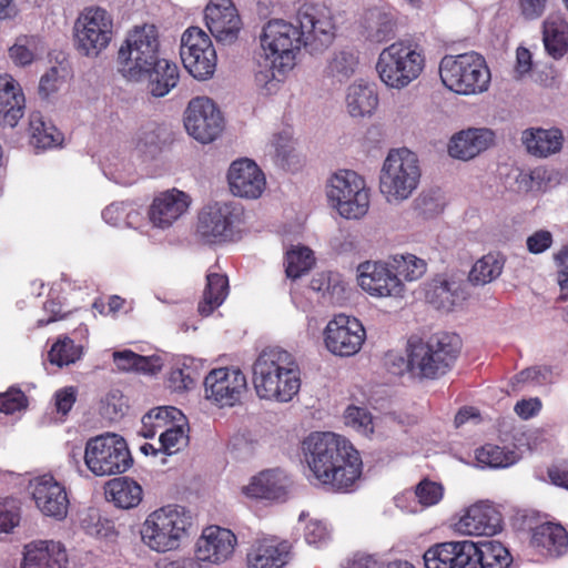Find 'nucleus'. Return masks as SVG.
Segmentation results:
<instances>
[{
  "mask_svg": "<svg viewBox=\"0 0 568 568\" xmlns=\"http://www.w3.org/2000/svg\"><path fill=\"white\" fill-rule=\"evenodd\" d=\"M298 27L283 19L270 20L263 28L261 43L265 51L262 71L265 80H280L295 65L296 53L302 47L314 51L328 47L335 39L336 27L328 8L317 3L304 2L296 11Z\"/></svg>",
  "mask_w": 568,
  "mask_h": 568,
  "instance_id": "f257e3e1",
  "label": "nucleus"
},
{
  "mask_svg": "<svg viewBox=\"0 0 568 568\" xmlns=\"http://www.w3.org/2000/svg\"><path fill=\"white\" fill-rule=\"evenodd\" d=\"M305 462L318 485L331 493H351L363 471L358 450L329 432L313 433L303 442Z\"/></svg>",
  "mask_w": 568,
  "mask_h": 568,
  "instance_id": "f03ea898",
  "label": "nucleus"
},
{
  "mask_svg": "<svg viewBox=\"0 0 568 568\" xmlns=\"http://www.w3.org/2000/svg\"><path fill=\"white\" fill-rule=\"evenodd\" d=\"M253 385L260 398L290 402L301 388L294 356L281 347L263 349L253 364Z\"/></svg>",
  "mask_w": 568,
  "mask_h": 568,
  "instance_id": "7ed1b4c3",
  "label": "nucleus"
},
{
  "mask_svg": "<svg viewBox=\"0 0 568 568\" xmlns=\"http://www.w3.org/2000/svg\"><path fill=\"white\" fill-rule=\"evenodd\" d=\"M460 348L462 341L458 335L437 333L426 341L409 338L407 358H397L400 361V368L408 367L413 375L437 379L452 369Z\"/></svg>",
  "mask_w": 568,
  "mask_h": 568,
  "instance_id": "20e7f679",
  "label": "nucleus"
},
{
  "mask_svg": "<svg viewBox=\"0 0 568 568\" xmlns=\"http://www.w3.org/2000/svg\"><path fill=\"white\" fill-rule=\"evenodd\" d=\"M192 517L181 506H164L152 511L141 528V539L156 552H166L180 547L189 536Z\"/></svg>",
  "mask_w": 568,
  "mask_h": 568,
  "instance_id": "39448f33",
  "label": "nucleus"
},
{
  "mask_svg": "<svg viewBox=\"0 0 568 568\" xmlns=\"http://www.w3.org/2000/svg\"><path fill=\"white\" fill-rule=\"evenodd\" d=\"M425 63V53L419 44L398 40L382 50L376 71L387 87L403 89L422 74Z\"/></svg>",
  "mask_w": 568,
  "mask_h": 568,
  "instance_id": "423d86ee",
  "label": "nucleus"
},
{
  "mask_svg": "<svg viewBox=\"0 0 568 568\" xmlns=\"http://www.w3.org/2000/svg\"><path fill=\"white\" fill-rule=\"evenodd\" d=\"M439 75L448 90L463 95L487 91L491 78L485 58L475 51L445 55L439 62Z\"/></svg>",
  "mask_w": 568,
  "mask_h": 568,
  "instance_id": "0eeeda50",
  "label": "nucleus"
},
{
  "mask_svg": "<svg viewBox=\"0 0 568 568\" xmlns=\"http://www.w3.org/2000/svg\"><path fill=\"white\" fill-rule=\"evenodd\" d=\"M119 71L129 81L141 82L161 60L159 32L154 24L135 27L119 50Z\"/></svg>",
  "mask_w": 568,
  "mask_h": 568,
  "instance_id": "6e6552de",
  "label": "nucleus"
},
{
  "mask_svg": "<svg viewBox=\"0 0 568 568\" xmlns=\"http://www.w3.org/2000/svg\"><path fill=\"white\" fill-rule=\"evenodd\" d=\"M419 179L417 155L406 148L392 150L382 168L379 189L388 202H399L412 195Z\"/></svg>",
  "mask_w": 568,
  "mask_h": 568,
  "instance_id": "1a4fd4ad",
  "label": "nucleus"
},
{
  "mask_svg": "<svg viewBox=\"0 0 568 568\" xmlns=\"http://www.w3.org/2000/svg\"><path fill=\"white\" fill-rule=\"evenodd\" d=\"M84 463L95 476H110L129 469L132 458L124 438L108 433L87 442Z\"/></svg>",
  "mask_w": 568,
  "mask_h": 568,
  "instance_id": "9d476101",
  "label": "nucleus"
},
{
  "mask_svg": "<svg viewBox=\"0 0 568 568\" xmlns=\"http://www.w3.org/2000/svg\"><path fill=\"white\" fill-rule=\"evenodd\" d=\"M243 207L233 202L204 206L197 216L196 236L205 244L232 241L243 222Z\"/></svg>",
  "mask_w": 568,
  "mask_h": 568,
  "instance_id": "9b49d317",
  "label": "nucleus"
},
{
  "mask_svg": "<svg viewBox=\"0 0 568 568\" xmlns=\"http://www.w3.org/2000/svg\"><path fill=\"white\" fill-rule=\"evenodd\" d=\"M327 196L345 219H361L369 207L365 180L352 170H342L332 176Z\"/></svg>",
  "mask_w": 568,
  "mask_h": 568,
  "instance_id": "f8f14e48",
  "label": "nucleus"
},
{
  "mask_svg": "<svg viewBox=\"0 0 568 568\" xmlns=\"http://www.w3.org/2000/svg\"><path fill=\"white\" fill-rule=\"evenodd\" d=\"M112 36V17L100 7L85 9L75 21L77 48L87 57H97L109 45Z\"/></svg>",
  "mask_w": 568,
  "mask_h": 568,
  "instance_id": "ddd939ff",
  "label": "nucleus"
},
{
  "mask_svg": "<svg viewBox=\"0 0 568 568\" xmlns=\"http://www.w3.org/2000/svg\"><path fill=\"white\" fill-rule=\"evenodd\" d=\"M180 55L193 78L207 80L213 77L217 55L211 38L201 28L190 27L183 32Z\"/></svg>",
  "mask_w": 568,
  "mask_h": 568,
  "instance_id": "4468645a",
  "label": "nucleus"
},
{
  "mask_svg": "<svg viewBox=\"0 0 568 568\" xmlns=\"http://www.w3.org/2000/svg\"><path fill=\"white\" fill-rule=\"evenodd\" d=\"M204 390L206 399L215 406L234 407L247 392V379L239 367L213 368L204 378Z\"/></svg>",
  "mask_w": 568,
  "mask_h": 568,
  "instance_id": "2eb2a0df",
  "label": "nucleus"
},
{
  "mask_svg": "<svg viewBox=\"0 0 568 568\" xmlns=\"http://www.w3.org/2000/svg\"><path fill=\"white\" fill-rule=\"evenodd\" d=\"M184 126L195 140L210 143L223 131L224 120L213 100L206 97H196L187 104Z\"/></svg>",
  "mask_w": 568,
  "mask_h": 568,
  "instance_id": "dca6fc26",
  "label": "nucleus"
},
{
  "mask_svg": "<svg viewBox=\"0 0 568 568\" xmlns=\"http://www.w3.org/2000/svg\"><path fill=\"white\" fill-rule=\"evenodd\" d=\"M366 338L363 324L353 316L335 315L324 329L326 348L334 355L353 356L359 352Z\"/></svg>",
  "mask_w": 568,
  "mask_h": 568,
  "instance_id": "f3484780",
  "label": "nucleus"
},
{
  "mask_svg": "<svg viewBox=\"0 0 568 568\" xmlns=\"http://www.w3.org/2000/svg\"><path fill=\"white\" fill-rule=\"evenodd\" d=\"M357 282L363 291L374 297H402L405 291L399 277L382 262L361 263Z\"/></svg>",
  "mask_w": 568,
  "mask_h": 568,
  "instance_id": "a211bd4d",
  "label": "nucleus"
},
{
  "mask_svg": "<svg viewBox=\"0 0 568 568\" xmlns=\"http://www.w3.org/2000/svg\"><path fill=\"white\" fill-rule=\"evenodd\" d=\"M204 20L217 42H235L242 30V20L232 0H210L204 10Z\"/></svg>",
  "mask_w": 568,
  "mask_h": 568,
  "instance_id": "6ab92c4d",
  "label": "nucleus"
},
{
  "mask_svg": "<svg viewBox=\"0 0 568 568\" xmlns=\"http://www.w3.org/2000/svg\"><path fill=\"white\" fill-rule=\"evenodd\" d=\"M227 180L232 193L246 199L260 197L266 185L263 171L250 159L234 161L229 169Z\"/></svg>",
  "mask_w": 568,
  "mask_h": 568,
  "instance_id": "aec40b11",
  "label": "nucleus"
},
{
  "mask_svg": "<svg viewBox=\"0 0 568 568\" xmlns=\"http://www.w3.org/2000/svg\"><path fill=\"white\" fill-rule=\"evenodd\" d=\"M501 514L481 501L466 509L456 523V530L468 536H493L501 530Z\"/></svg>",
  "mask_w": 568,
  "mask_h": 568,
  "instance_id": "412c9836",
  "label": "nucleus"
},
{
  "mask_svg": "<svg viewBox=\"0 0 568 568\" xmlns=\"http://www.w3.org/2000/svg\"><path fill=\"white\" fill-rule=\"evenodd\" d=\"M32 497L43 515L59 520L68 515L69 498L65 488L52 476L44 475L34 481Z\"/></svg>",
  "mask_w": 568,
  "mask_h": 568,
  "instance_id": "4be33fe9",
  "label": "nucleus"
},
{
  "mask_svg": "<svg viewBox=\"0 0 568 568\" xmlns=\"http://www.w3.org/2000/svg\"><path fill=\"white\" fill-rule=\"evenodd\" d=\"M235 544L236 537L230 529L217 526L206 527L196 541L195 560L222 562L233 554Z\"/></svg>",
  "mask_w": 568,
  "mask_h": 568,
  "instance_id": "5701e85b",
  "label": "nucleus"
},
{
  "mask_svg": "<svg viewBox=\"0 0 568 568\" xmlns=\"http://www.w3.org/2000/svg\"><path fill=\"white\" fill-rule=\"evenodd\" d=\"M68 555L60 542L37 540L24 546L21 568H67Z\"/></svg>",
  "mask_w": 568,
  "mask_h": 568,
  "instance_id": "b1692460",
  "label": "nucleus"
},
{
  "mask_svg": "<svg viewBox=\"0 0 568 568\" xmlns=\"http://www.w3.org/2000/svg\"><path fill=\"white\" fill-rule=\"evenodd\" d=\"M24 109L26 98L20 84L10 74H0V125L16 126Z\"/></svg>",
  "mask_w": 568,
  "mask_h": 568,
  "instance_id": "393cba45",
  "label": "nucleus"
},
{
  "mask_svg": "<svg viewBox=\"0 0 568 568\" xmlns=\"http://www.w3.org/2000/svg\"><path fill=\"white\" fill-rule=\"evenodd\" d=\"M189 207V196L175 189L161 193L153 200L149 210L151 222L159 227H168Z\"/></svg>",
  "mask_w": 568,
  "mask_h": 568,
  "instance_id": "a878e982",
  "label": "nucleus"
},
{
  "mask_svg": "<svg viewBox=\"0 0 568 568\" xmlns=\"http://www.w3.org/2000/svg\"><path fill=\"white\" fill-rule=\"evenodd\" d=\"M495 134L489 129H468L455 134L448 144L450 156L470 160L487 150L494 142Z\"/></svg>",
  "mask_w": 568,
  "mask_h": 568,
  "instance_id": "bb28decb",
  "label": "nucleus"
},
{
  "mask_svg": "<svg viewBox=\"0 0 568 568\" xmlns=\"http://www.w3.org/2000/svg\"><path fill=\"white\" fill-rule=\"evenodd\" d=\"M531 545L550 558H559L568 551V532L556 523H542L531 532Z\"/></svg>",
  "mask_w": 568,
  "mask_h": 568,
  "instance_id": "cd10ccee",
  "label": "nucleus"
},
{
  "mask_svg": "<svg viewBox=\"0 0 568 568\" xmlns=\"http://www.w3.org/2000/svg\"><path fill=\"white\" fill-rule=\"evenodd\" d=\"M564 141L562 131L558 128H529L521 134L527 152L537 158H548L560 152Z\"/></svg>",
  "mask_w": 568,
  "mask_h": 568,
  "instance_id": "c85d7f7f",
  "label": "nucleus"
},
{
  "mask_svg": "<svg viewBox=\"0 0 568 568\" xmlns=\"http://www.w3.org/2000/svg\"><path fill=\"white\" fill-rule=\"evenodd\" d=\"M288 556V545L275 539H263L247 554V568H282Z\"/></svg>",
  "mask_w": 568,
  "mask_h": 568,
  "instance_id": "c756f323",
  "label": "nucleus"
},
{
  "mask_svg": "<svg viewBox=\"0 0 568 568\" xmlns=\"http://www.w3.org/2000/svg\"><path fill=\"white\" fill-rule=\"evenodd\" d=\"M425 297L436 310L449 312L465 300V293L459 283L438 275L427 284Z\"/></svg>",
  "mask_w": 568,
  "mask_h": 568,
  "instance_id": "7c9ffc66",
  "label": "nucleus"
},
{
  "mask_svg": "<svg viewBox=\"0 0 568 568\" xmlns=\"http://www.w3.org/2000/svg\"><path fill=\"white\" fill-rule=\"evenodd\" d=\"M242 491L253 499L281 500L286 496L281 473L272 469L258 473L248 485L242 488Z\"/></svg>",
  "mask_w": 568,
  "mask_h": 568,
  "instance_id": "2f4dec72",
  "label": "nucleus"
},
{
  "mask_svg": "<svg viewBox=\"0 0 568 568\" xmlns=\"http://www.w3.org/2000/svg\"><path fill=\"white\" fill-rule=\"evenodd\" d=\"M396 19L390 11L373 8L366 11L363 36L373 43H383L395 37Z\"/></svg>",
  "mask_w": 568,
  "mask_h": 568,
  "instance_id": "473e14b6",
  "label": "nucleus"
},
{
  "mask_svg": "<svg viewBox=\"0 0 568 568\" xmlns=\"http://www.w3.org/2000/svg\"><path fill=\"white\" fill-rule=\"evenodd\" d=\"M545 49L555 59L568 51V22L561 13H550L542 23Z\"/></svg>",
  "mask_w": 568,
  "mask_h": 568,
  "instance_id": "72a5a7b5",
  "label": "nucleus"
},
{
  "mask_svg": "<svg viewBox=\"0 0 568 568\" xmlns=\"http://www.w3.org/2000/svg\"><path fill=\"white\" fill-rule=\"evenodd\" d=\"M180 79L179 68L174 62L166 59L159 60L151 70L143 75L148 81V89L153 97H165Z\"/></svg>",
  "mask_w": 568,
  "mask_h": 568,
  "instance_id": "f704fd0d",
  "label": "nucleus"
},
{
  "mask_svg": "<svg viewBox=\"0 0 568 568\" xmlns=\"http://www.w3.org/2000/svg\"><path fill=\"white\" fill-rule=\"evenodd\" d=\"M105 494L119 508L136 507L143 497V489L138 481L130 477H118L108 481Z\"/></svg>",
  "mask_w": 568,
  "mask_h": 568,
  "instance_id": "c9c22d12",
  "label": "nucleus"
},
{
  "mask_svg": "<svg viewBox=\"0 0 568 568\" xmlns=\"http://www.w3.org/2000/svg\"><path fill=\"white\" fill-rule=\"evenodd\" d=\"M229 295V278L219 273L206 275V285L197 311L202 316H210L219 308Z\"/></svg>",
  "mask_w": 568,
  "mask_h": 568,
  "instance_id": "e433bc0d",
  "label": "nucleus"
},
{
  "mask_svg": "<svg viewBox=\"0 0 568 568\" xmlns=\"http://www.w3.org/2000/svg\"><path fill=\"white\" fill-rule=\"evenodd\" d=\"M30 143L38 149H49L60 145L62 133L50 121H45L40 111H33L29 116Z\"/></svg>",
  "mask_w": 568,
  "mask_h": 568,
  "instance_id": "4c0bfd02",
  "label": "nucleus"
},
{
  "mask_svg": "<svg viewBox=\"0 0 568 568\" xmlns=\"http://www.w3.org/2000/svg\"><path fill=\"white\" fill-rule=\"evenodd\" d=\"M346 104L352 116H364L377 108L378 95L372 85L354 83L347 90Z\"/></svg>",
  "mask_w": 568,
  "mask_h": 568,
  "instance_id": "58836bf2",
  "label": "nucleus"
},
{
  "mask_svg": "<svg viewBox=\"0 0 568 568\" xmlns=\"http://www.w3.org/2000/svg\"><path fill=\"white\" fill-rule=\"evenodd\" d=\"M182 412L173 406H164L151 409L142 417V427L140 434L145 438H152L158 432L175 424L176 419L182 417Z\"/></svg>",
  "mask_w": 568,
  "mask_h": 568,
  "instance_id": "ea45409f",
  "label": "nucleus"
},
{
  "mask_svg": "<svg viewBox=\"0 0 568 568\" xmlns=\"http://www.w3.org/2000/svg\"><path fill=\"white\" fill-rule=\"evenodd\" d=\"M505 258L499 253H488L477 260L469 272V282L485 285L495 281L503 272Z\"/></svg>",
  "mask_w": 568,
  "mask_h": 568,
  "instance_id": "a19ab883",
  "label": "nucleus"
},
{
  "mask_svg": "<svg viewBox=\"0 0 568 568\" xmlns=\"http://www.w3.org/2000/svg\"><path fill=\"white\" fill-rule=\"evenodd\" d=\"M478 568H508L513 557L500 541L484 540L478 542Z\"/></svg>",
  "mask_w": 568,
  "mask_h": 568,
  "instance_id": "79ce46f5",
  "label": "nucleus"
},
{
  "mask_svg": "<svg viewBox=\"0 0 568 568\" xmlns=\"http://www.w3.org/2000/svg\"><path fill=\"white\" fill-rule=\"evenodd\" d=\"M517 459L518 455L514 450L494 444H486L476 449V460L483 467L506 468L514 465Z\"/></svg>",
  "mask_w": 568,
  "mask_h": 568,
  "instance_id": "37998d69",
  "label": "nucleus"
},
{
  "mask_svg": "<svg viewBox=\"0 0 568 568\" xmlns=\"http://www.w3.org/2000/svg\"><path fill=\"white\" fill-rule=\"evenodd\" d=\"M315 264L313 251L306 246H296L286 252L285 265L286 275L296 280L308 273Z\"/></svg>",
  "mask_w": 568,
  "mask_h": 568,
  "instance_id": "c03bdc74",
  "label": "nucleus"
},
{
  "mask_svg": "<svg viewBox=\"0 0 568 568\" xmlns=\"http://www.w3.org/2000/svg\"><path fill=\"white\" fill-rule=\"evenodd\" d=\"M82 356V346L77 345L69 336H60L51 346L48 358L51 364L59 367L75 363Z\"/></svg>",
  "mask_w": 568,
  "mask_h": 568,
  "instance_id": "a18cd8bd",
  "label": "nucleus"
},
{
  "mask_svg": "<svg viewBox=\"0 0 568 568\" xmlns=\"http://www.w3.org/2000/svg\"><path fill=\"white\" fill-rule=\"evenodd\" d=\"M393 266L397 277L402 276L405 281L413 282L419 280L427 270V264L423 258L413 254L394 255Z\"/></svg>",
  "mask_w": 568,
  "mask_h": 568,
  "instance_id": "49530a36",
  "label": "nucleus"
},
{
  "mask_svg": "<svg viewBox=\"0 0 568 568\" xmlns=\"http://www.w3.org/2000/svg\"><path fill=\"white\" fill-rule=\"evenodd\" d=\"M456 546L449 542H442L432 546L424 554L426 568H454L453 550Z\"/></svg>",
  "mask_w": 568,
  "mask_h": 568,
  "instance_id": "de8ad7c7",
  "label": "nucleus"
},
{
  "mask_svg": "<svg viewBox=\"0 0 568 568\" xmlns=\"http://www.w3.org/2000/svg\"><path fill=\"white\" fill-rule=\"evenodd\" d=\"M456 546L453 550L454 568H478V542L470 540L450 541Z\"/></svg>",
  "mask_w": 568,
  "mask_h": 568,
  "instance_id": "09e8293b",
  "label": "nucleus"
},
{
  "mask_svg": "<svg viewBox=\"0 0 568 568\" xmlns=\"http://www.w3.org/2000/svg\"><path fill=\"white\" fill-rule=\"evenodd\" d=\"M414 494L418 504L423 508H428L437 505L443 499L444 487L439 483L424 478L416 485Z\"/></svg>",
  "mask_w": 568,
  "mask_h": 568,
  "instance_id": "8fccbe9b",
  "label": "nucleus"
},
{
  "mask_svg": "<svg viewBox=\"0 0 568 568\" xmlns=\"http://www.w3.org/2000/svg\"><path fill=\"white\" fill-rule=\"evenodd\" d=\"M357 65V58L346 51H341L334 54L332 60L329 61L327 65L328 74L338 78L341 81L342 79L349 78Z\"/></svg>",
  "mask_w": 568,
  "mask_h": 568,
  "instance_id": "3c124183",
  "label": "nucleus"
},
{
  "mask_svg": "<svg viewBox=\"0 0 568 568\" xmlns=\"http://www.w3.org/2000/svg\"><path fill=\"white\" fill-rule=\"evenodd\" d=\"M196 377V371L185 364L172 367L168 378L169 387L174 392L187 390L194 386Z\"/></svg>",
  "mask_w": 568,
  "mask_h": 568,
  "instance_id": "603ef678",
  "label": "nucleus"
},
{
  "mask_svg": "<svg viewBox=\"0 0 568 568\" xmlns=\"http://www.w3.org/2000/svg\"><path fill=\"white\" fill-rule=\"evenodd\" d=\"M272 145L280 165L285 170H293L292 165L298 163L293 154L294 148L291 136L287 133L274 135Z\"/></svg>",
  "mask_w": 568,
  "mask_h": 568,
  "instance_id": "864d4df0",
  "label": "nucleus"
},
{
  "mask_svg": "<svg viewBox=\"0 0 568 568\" xmlns=\"http://www.w3.org/2000/svg\"><path fill=\"white\" fill-rule=\"evenodd\" d=\"M20 523V507L14 498L0 499V534L10 532Z\"/></svg>",
  "mask_w": 568,
  "mask_h": 568,
  "instance_id": "5fc2aeb1",
  "label": "nucleus"
},
{
  "mask_svg": "<svg viewBox=\"0 0 568 568\" xmlns=\"http://www.w3.org/2000/svg\"><path fill=\"white\" fill-rule=\"evenodd\" d=\"M345 423L364 435L372 434L374 432L373 418L367 409L349 406L344 414Z\"/></svg>",
  "mask_w": 568,
  "mask_h": 568,
  "instance_id": "6e6d98bb",
  "label": "nucleus"
},
{
  "mask_svg": "<svg viewBox=\"0 0 568 568\" xmlns=\"http://www.w3.org/2000/svg\"><path fill=\"white\" fill-rule=\"evenodd\" d=\"M184 440L185 435L183 428L178 424H172V426L160 433V450L166 455L178 453Z\"/></svg>",
  "mask_w": 568,
  "mask_h": 568,
  "instance_id": "4d7b16f0",
  "label": "nucleus"
},
{
  "mask_svg": "<svg viewBox=\"0 0 568 568\" xmlns=\"http://www.w3.org/2000/svg\"><path fill=\"white\" fill-rule=\"evenodd\" d=\"M78 396V389L74 386H65L58 389L53 395V403L57 414L65 417L72 409Z\"/></svg>",
  "mask_w": 568,
  "mask_h": 568,
  "instance_id": "13d9d810",
  "label": "nucleus"
},
{
  "mask_svg": "<svg viewBox=\"0 0 568 568\" xmlns=\"http://www.w3.org/2000/svg\"><path fill=\"white\" fill-rule=\"evenodd\" d=\"M27 405V397L20 389L11 388L0 394V412L4 414H13Z\"/></svg>",
  "mask_w": 568,
  "mask_h": 568,
  "instance_id": "bf43d9fd",
  "label": "nucleus"
},
{
  "mask_svg": "<svg viewBox=\"0 0 568 568\" xmlns=\"http://www.w3.org/2000/svg\"><path fill=\"white\" fill-rule=\"evenodd\" d=\"M552 234L547 230H539L527 237V250L532 254L547 251L552 244Z\"/></svg>",
  "mask_w": 568,
  "mask_h": 568,
  "instance_id": "052dcab7",
  "label": "nucleus"
},
{
  "mask_svg": "<svg viewBox=\"0 0 568 568\" xmlns=\"http://www.w3.org/2000/svg\"><path fill=\"white\" fill-rule=\"evenodd\" d=\"M304 537L310 545H320L328 537L326 526L321 521H310L304 531Z\"/></svg>",
  "mask_w": 568,
  "mask_h": 568,
  "instance_id": "680f3d73",
  "label": "nucleus"
},
{
  "mask_svg": "<svg viewBox=\"0 0 568 568\" xmlns=\"http://www.w3.org/2000/svg\"><path fill=\"white\" fill-rule=\"evenodd\" d=\"M547 0H519V9L527 20L540 18L546 9Z\"/></svg>",
  "mask_w": 568,
  "mask_h": 568,
  "instance_id": "e2e57ef3",
  "label": "nucleus"
},
{
  "mask_svg": "<svg viewBox=\"0 0 568 568\" xmlns=\"http://www.w3.org/2000/svg\"><path fill=\"white\" fill-rule=\"evenodd\" d=\"M541 402L538 397L521 399L516 403L514 410L523 419L536 416L541 409Z\"/></svg>",
  "mask_w": 568,
  "mask_h": 568,
  "instance_id": "0e129e2a",
  "label": "nucleus"
},
{
  "mask_svg": "<svg viewBox=\"0 0 568 568\" xmlns=\"http://www.w3.org/2000/svg\"><path fill=\"white\" fill-rule=\"evenodd\" d=\"M547 473L554 485L568 489V459L552 465Z\"/></svg>",
  "mask_w": 568,
  "mask_h": 568,
  "instance_id": "69168bd1",
  "label": "nucleus"
},
{
  "mask_svg": "<svg viewBox=\"0 0 568 568\" xmlns=\"http://www.w3.org/2000/svg\"><path fill=\"white\" fill-rule=\"evenodd\" d=\"M58 90V70L51 68L50 71L44 73L39 83V93L43 98H48L51 93Z\"/></svg>",
  "mask_w": 568,
  "mask_h": 568,
  "instance_id": "338daca9",
  "label": "nucleus"
},
{
  "mask_svg": "<svg viewBox=\"0 0 568 568\" xmlns=\"http://www.w3.org/2000/svg\"><path fill=\"white\" fill-rule=\"evenodd\" d=\"M345 568H384V562L373 555H355L347 561Z\"/></svg>",
  "mask_w": 568,
  "mask_h": 568,
  "instance_id": "774afa93",
  "label": "nucleus"
}]
</instances>
